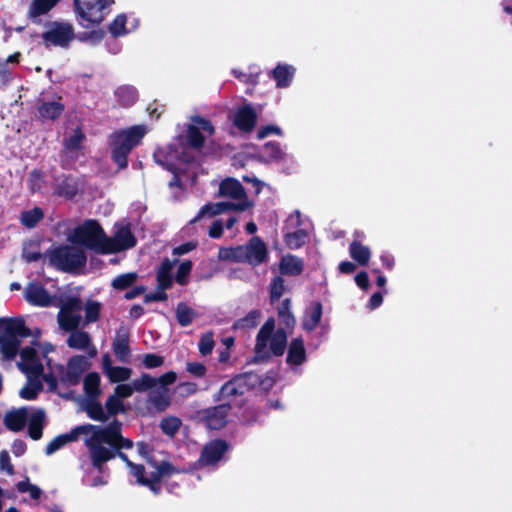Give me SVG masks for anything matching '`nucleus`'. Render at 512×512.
Wrapping results in <instances>:
<instances>
[{
  "label": "nucleus",
  "instance_id": "obj_1",
  "mask_svg": "<svg viewBox=\"0 0 512 512\" xmlns=\"http://www.w3.org/2000/svg\"><path fill=\"white\" fill-rule=\"evenodd\" d=\"M274 384L272 378H262V375L256 372H244L233 376L225 382L217 393L214 400L222 404H226L230 410L237 408L242 409L247 404V394L256 387L261 386L266 391Z\"/></svg>",
  "mask_w": 512,
  "mask_h": 512
},
{
  "label": "nucleus",
  "instance_id": "obj_2",
  "mask_svg": "<svg viewBox=\"0 0 512 512\" xmlns=\"http://www.w3.org/2000/svg\"><path fill=\"white\" fill-rule=\"evenodd\" d=\"M145 134L146 129L142 125L116 130L110 134L111 159L117 165L118 170L127 168L129 154L141 143Z\"/></svg>",
  "mask_w": 512,
  "mask_h": 512
},
{
  "label": "nucleus",
  "instance_id": "obj_3",
  "mask_svg": "<svg viewBox=\"0 0 512 512\" xmlns=\"http://www.w3.org/2000/svg\"><path fill=\"white\" fill-rule=\"evenodd\" d=\"M150 467L154 469L151 471L150 477L146 476L145 467L142 464L133 463L129 470L131 475L136 478L137 484L147 487L154 495L161 493L162 481L168 480L174 474L188 473L193 469L178 468L168 460H161L159 465Z\"/></svg>",
  "mask_w": 512,
  "mask_h": 512
},
{
  "label": "nucleus",
  "instance_id": "obj_4",
  "mask_svg": "<svg viewBox=\"0 0 512 512\" xmlns=\"http://www.w3.org/2000/svg\"><path fill=\"white\" fill-rule=\"evenodd\" d=\"M31 335V330L20 317L0 319V350L3 357L12 360L19 352L21 340Z\"/></svg>",
  "mask_w": 512,
  "mask_h": 512
},
{
  "label": "nucleus",
  "instance_id": "obj_5",
  "mask_svg": "<svg viewBox=\"0 0 512 512\" xmlns=\"http://www.w3.org/2000/svg\"><path fill=\"white\" fill-rule=\"evenodd\" d=\"M107 235L95 219H87L74 228L70 241L96 254L106 255Z\"/></svg>",
  "mask_w": 512,
  "mask_h": 512
},
{
  "label": "nucleus",
  "instance_id": "obj_6",
  "mask_svg": "<svg viewBox=\"0 0 512 512\" xmlns=\"http://www.w3.org/2000/svg\"><path fill=\"white\" fill-rule=\"evenodd\" d=\"M113 0H74L79 24L85 28L100 25L109 13Z\"/></svg>",
  "mask_w": 512,
  "mask_h": 512
},
{
  "label": "nucleus",
  "instance_id": "obj_7",
  "mask_svg": "<svg viewBox=\"0 0 512 512\" xmlns=\"http://www.w3.org/2000/svg\"><path fill=\"white\" fill-rule=\"evenodd\" d=\"M87 262L85 252L76 246L61 245L52 250L50 263L59 271L74 273L84 267Z\"/></svg>",
  "mask_w": 512,
  "mask_h": 512
},
{
  "label": "nucleus",
  "instance_id": "obj_8",
  "mask_svg": "<svg viewBox=\"0 0 512 512\" xmlns=\"http://www.w3.org/2000/svg\"><path fill=\"white\" fill-rule=\"evenodd\" d=\"M80 429L85 434L91 433V436L85 440V446L88 451L95 450L99 446H106L122 434V423L114 419L108 425L101 427L93 424L80 425Z\"/></svg>",
  "mask_w": 512,
  "mask_h": 512
},
{
  "label": "nucleus",
  "instance_id": "obj_9",
  "mask_svg": "<svg viewBox=\"0 0 512 512\" xmlns=\"http://www.w3.org/2000/svg\"><path fill=\"white\" fill-rule=\"evenodd\" d=\"M231 410L226 404H219L197 410L192 415V420L208 430H221L229 423Z\"/></svg>",
  "mask_w": 512,
  "mask_h": 512
},
{
  "label": "nucleus",
  "instance_id": "obj_10",
  "mask_svg": "<svg viewBox=\"0 0 512 512\" xmlns=\"http://www.w3.org/2000/svg\"><path fill=\"white\" fill-rule=\"evenodd\" d=\"M74 37L73 25L68 22L59 21L49 23L47 30L42 34L43 42L47 47L52 45L67 48Z\"/></svg>",
  "mask_w": 512,
  "mask_h": 512
},
{
  "label": "nucleus",
  "instance_id": "obj_11",
  "mask_svg": "<svg viewBox=\"0 0 512 512\" xmlns=\"http://www.w3.org/2000/svg\"><path fill=\"white\" fill-rule=\"evenodd\" d=\"M115 227L114 235L106 238V255L131 249L137 244L129 223L116 224Z\"/></svg>",
  "mask_w": 512,
  "mask_h": 512
},
{
  "label": "nucleus",
  "instance_id": "obj_12",
  "mask_svg": "<svg viewBox=\"0 0 512 512\" xmlns=\"http://www.w3.org/2000/svg\"><path fill=\"white\" fill-rule=\"evenodd\" d=\"M88 455L92 467L99 473H103L105 470L106 463L115 459L116 457L121 459L128 468H130L134 463L122 450L113 449L106 446H99L95 450L88 451Z\"/></svg>",
  "mask_w": 512,
  "mask_h": 512
},
{
  "label": "nucleus",
  "instance_id": "obj_13",
  "mask_svg": "<svg viewBox=\"0 0 512 512\" xmlns=\"http://www.w3.org/2000/svg\"><path fill=\"white\" fill-rule=\"evenodd\" d=\"M53 195L66 200L74 199L81 188L80 181L72 174H60L53 176Z\"/></svg>",
  "mask_w": 512,
  "mask_h": 512
},
{
  "label": "nucleus",
  "instance_id": "obj_14",
  "mask_svg": "<svg viewBox=\"0 0 512 512\" xmlns=\"http://www.w3.org/2000/svg\"><path fill=\"white\" fill-rule=\"evenodd\" d=\"M229 449V444L223 439H214L206 443L200 453L197 463L199 466L217 464Z\"/></svg>",
  "mask_w": 512,
  "mask_h": 512
},
{
  "label": "nucleus",
  "instance_id": "obj_15",
  "mask_svg": "<svg viewBox=\"0 0 512 512\" xmlns=\"http://www.w3.org/2000/svg\"><path fill=\"white\" fill-rule=\"evenodd\" d=\"M275 331V319L273 317H269L261 326L256 336V343L254 348L255 361H266L270 358V352L267 348V344Z\"/></svg>",
  "mask_w": 512,
  "mask_h": 512
},
{
  "label": "nucleus",
  "instance_id": "obj_16",
  "mask_svg": "<svg viewBox=\"0 0 512 512\" xmlns=\"http://www.w3.org/2000/svg\"><path fill=\"white\" fill-rule=\"evenodd\" d=\"M89 363L82 355L69 358L67 369L61 374V382L71 386L78 385L82 374L88 369Z\"/></svg>",
  "mask_w": 512,
  "mask_h": 512
},
{
  "label": "nucleus",
  "instance_id": "obj_17",
  "mask_svg": "<svg viewBox=\"0 0 512 512\" xmlns=\"http://www.w3.org/2000/svg\"><path fill=\"white\" fill-rule=\"evenodd\" d=\"M252 206V203L249 201H242L238 203L233 202H217L214 204H206L199 211L198 215L192 220V222H197L203 216H215L227 211L236 210V211H245L249 207Z\"/></svg>",
  "mask_w": 512,
  "mask_h": 512
},
{
  "label": "nucleus",
  "instance_id": "obj_18",
  "mask_svg": "<svg viewBox=\"0 0 512 512\" xmlns=\"http://www.w3.org/2000/svg\"><path fill=\"white\" fill-rule=\"evenodd\" d=\"M112 350L118 361L128 363L131 357L130 332L128 328L121 326L117 329Z\"/></svg>",
  "mask_w": 512,
  "mask_h": 512
},
{
  "label": "nucleus",
  "instance_id": "obj_19",
  "mask_svg": "<svg viewBox=\"0 0 512 512\" xmlns=\"http://www.w3.org/2000/svg\"><path fill=\"white\" fill-rule=\"evenodd\" d=\"M25 299L28 303L38 307H49L53 299L47 289L38 282H30L25 289Z\"/></svg>",
  "mask_w": 512,
  "mask_h": 512
},
{
  "label": "nucleus",
  "instance_id": "obj_20",
  "mask_svg": "<svg viewBox=\"0 0 512 512\" xmlns=\"http://www.w3.org/2000/svg\"><path fill=\"white\" fill-rule=\"evenodd\" d=\"M233 123L240 131L251 132L257 123L256 110L250 104L239 107L234 115Z\"/></svg>",
  "mask_w": 512,
  "mask_h": 512
},
{
  "label": "nucleus",
  "instance_id": "obj_21",
  "mask_svg": "<svg viewBox=\"0 0 512 512\" xmlns=\"http://www.w3.org/2000/svg\"><path fill=\"white\" fill-rule=\"evenodd\" d=\"M70 335L67 339V345L72 349L79 350H88V355L90 357H95L97 355V349L94 345H92L90 335L83 330H72L69 331Z\"/></svg>",
  "mask_w": 512,
  "mask_h": 512
},
{
  "label": "nucleus",
  "instance_id": "obj_22",
  "mask_svg": "<svg viewBox=\"0 0 512 512\" xmlns=\"http://www.w3.org/2000/svg\"><path fill=\"white\" fill-rule=\"evenodd\" d=\"M19 353L23 362L19 364L22 371L31 372L36 376L43 373V365L39 361L37 351L33 347L26 346Z\"/></svg>",
  "mask_w": 512,
  "mask_h": 512
},
{
  "label": "nucleus",
  "instance_id": "obj_23",
  "mask_svg": "<svg viewBox=\"0 0 512 512\" xmlns=\"http://www.w3.org/2000/svg\"><path fill=\"white\" fill-rule=\"evenodd\" d=\"M248 262L252 265H260L268 258L266 244L257 236L252 237L246 245Z\"/></svg>",
  "mask_w": 512,
  "mask_h": 512
},
{
  "label": "nucleus",
  "instance_id": "obj_24",
  "mask_svg": "<svg viewBox=\"0 0 512 512\" xmlns=\"http://www.w3.org/2000/svg\"><path fill=\"white\" fill-rule=\"evenodd\" d=\"M322 314V303L320 301L312 302L303 315L302 328L307 332L315 330L321 321Z\"/></svg>",
  "mask_w": 512,
  "mask_h": 512
},
{
  "label": "nucleus",
  "instance_id": "obj_25",
  "mask_svg": "<svg viewBox=\"0 0 512 512\" xmlns=\"http://www.w3.org/2000/svg\"><path fill=\"white\" fill-rule=\"evenodd\" d=\"M307 359L304 340L302 337L293 338L288 346L286 362L289 365H302Z\"/></svg>",
  "mask_w": 512,
  "mask_h": 512
},
{
  "label": "nucleus",
  "instance_id": "obj_26",
  "mask_svg": "<svg viewBox=\"0 0 512 512\" xmlns=\"http://www.w3.org/2000/svg\"><path fill=\"white\" fill-rule=\"evenodd\" d=\"M304 270V261L295 255L287 254L279 261L280 275L298 276Z\"/></svg>",
  "mask_w": 512,
  "mask_h": 512
},
{
  "label": "nucleus",
  "instance_id": "obj_27",
  "mask_svg": "<svg viewBox=\"0 0 512 512\" xmlns=\"http://www.w3.org/2000/svg\"><path fill=\"white\" fill-rule=\"evenodd\" d=\"M219 194L236 200L246 199L245 188L237 179L234 178H226L222 180L219 186Z\"/></svg>",
  "mask_w": 512,
  "mask_h": 512
},
{
  "label": "nucleus",
  "instance_id": "obj_28",
  "mask_svg": "<svg viewBox=\"0 0 512 512\" xmlns=\"http://www.w3.org/2000/svg\"><path fill=\"white\" fill-rule=\"evenodd\" d=\"M80 434H85L82 429H80V425L74 427L70 433L60 434L52 439L46 446L45 453L47 455H51L55 453L57 450L61 449L66 444L76 441Z\"/></svg>",
  "mask_w": 512,
  "mask_h": 512
},
{
  "label": "nucleus",
  "instance_id": "obj_29",
  "mask_svg": "<svg viewBox=\"0 0 512 512\" xmlns=\"http://www.w3.org/2000/svg\"><path fill=\"white\" fill-rule=\"evenodd\" d=\"M295 71L293 66L279 63L270 71L269 75L276 81L278 88H286L291 84Z\"/></svg>",
  "mask_w": 512,
  "mask_h": 512
},
{
  "label": "nucleus",
  "instance_id": "obj_30",
  "mask_svg": "<svg viewBox=\"0 0 512 512\" xmlns=\"http://www.w3.org/2000/svg\"><path fill=\"white\" fill-rule=\"evenodd\" d=\"M174 262L170 261L169 258H165L159 268L157 269L156 280H157V289L159 290H168L172 287L173 284V269Z\"/></svg>",
  "mask_w": 512,
  "mask_h": 512
},
{
  "label": "nucleus",
  "instance_id": "obj_31",
  "mask_svg": "<svg viewBox=\"0 0 512 512\" xmlns=\"http://www.w3.org/2000/svg\"><path fill=\"white\" fill-rule=\"evenodd\" d=\"M65 106L60 101H43L38 106L39 117L44 120L55 121L64 112Z\"/></svg>",
  "mask_w": 512,
  "mask_h": 512
},
{
  "label": "nucleus",
  "instance_id": "obj_32",
  "mask_svg": "<svg viewBox=\"0 0 512 512\" xmlns=\"http://www.w3.org/2000/svg\"><path fill=\"white\" fill-rule=\"evenodd\" d=\"M61 0H32L27 16L36 21L39 17L48 14Z\"/></svg>",
  "mask_w": 512,
  "mask_h": 512
},
{
  "label": "nucleus",
  "instance_id": "obj_33",
  "mask_svg": "<svg viewBox=\"0 0 512 512\" xmlns=\"http://www.w3.org/2000/svg\"><path fill=\"white\" fill-rule=\"evenodd\" d=\"M350 257L360 266H367L371 258V250L358 240H353L349 244Z\"/></svg>",
  "mask_w": 512,
  "mask_h": 512
},
{
  "label": "nucleus",
  "instance_id": "obj_34",
  "mask_svg": "<svg viewBox=\"0 0 512 512\" xmlns=\"http://www.w3.org/2000/svg\"><path fill=\"white\" fill-rule=\"evenodd\" d=\"M27 422V411L25 408L18 409L16 411H10L4 416L5 426L13 431H21Z\"/></svg>",
  "mask_w": 512,
  "mask_h": 512
},
{
  "label": "nucleus",
  "instance_id": "obj_35",
  "mask_svg": "<svg viewBox=\"0 0 512 512\" xmlns=\"http://www.w3.org/2000/svg\"><path fill=\"white\" fill-rule=\"evenodd\" d=\"M277 316L279 322L284 326L285 330L293 329L296 324V319L291 312V299L285 298L282 300L277 309Z\"/></svg>",
  "mask_w": 512,
  "mask_h": 512
},
{
  "label": "nucleus",
  "instance_id": "obj_36",
  "mask_svg": "<svg viewBox=\"0 0 512 512\" xmlns=\"http://www.w3.org/2000/svg\"><path fill=\"white\" fill-rule=\"evenodd\" d=\"M45 413L43 410L34 412L28 423V435L33 440H39L43 435Z\"/></svg>",
  "mask_w": 512,
  "mask_h": 512
},
{
  "label": "nucleus",
  "instance_id": "obj_37",
  "mask_svg": "<svg viewBox=\"0 0 512 512\" xmlns=\"http://www.w3.org/2000/svg\"><path fill=\"white\" fill-rule=\"evenodd\" d=\"M270 341V355L273 354L274 356H282L286 350L287 347V332L284 328L279 327L275 333L273 334L272 338L269 339Z\"/></svg>",
  "mask_w": 512,
  "mask_h": 512
},
{
  "label": "nucleus",
  "instance_id": "obj_38",
  "mask_svg": "<svg viewBox=\"0 0 512 512\" xmlns=\"http://www.w3.org/2000/svg\"><path fill=\"white\" fill-rule=\"evenodd\" d=\"M83 409L87 416L94 421L104 423L108 420V415L104 412L103 406L97 398L87 399Z\"/></svg>",
  "mask_w": 512,
  "mask_h": 512
},
{
  "label": "nucleus",
  "instance_id": "obj_39",
  "mask_svg": "<svg viewBox=\"0 0 512 512\" xmlns=\"http://www.w3.org/2000/svg\"><path fill=\"white\" fill-rule=\"evenodd\" d=\"M118 102L124 107L132 106L138 99V91L134 86L122 85L115 90Z\"/></svg>",
  "mask_w": 512,
  "mask_h": 512
},
{
  "label": "nucleus",
  "instance_id": "obj_40",
  "mask_svg": "<svg viewBox=\"0 0 512 512\" xmlns=\"http://www.w3.org/2000/svg\"><path fill=\"white\" fill-rule=\"evenodd\" d=\"M100 375L97 372L88 373L83 380V389L87 398H98L101 394Z\"/></svg>",
  "mask_w": 512,
  "mask_h": 512
},
{
  "label": "nucleus",
  "instance_id": "obj_41",
  "mask_svg": "<svg viewBox=\"0 0 512 512\" xmlns=\"http://www.w3.org/2000/svg\"><path fill=\"white\" fill-rule=\"evenodd\" d=\"M59 326L64 331H72L79 327L82 317L79 313L59 311L57 314Z\"/></svg>",
  "mask_w": 512,
  "mask_h": 512
},
{
  "label": "nucleus",
  "instance_id": "obj_42",
  "mask_svg": "<svg viewBox=\"0 0 512 512\" xmlns=\"http://www.w3.org/2000/svg\"><path fill=\"white\" fill-rule=\"evenodd\" d=\"M44 218L42 208L36 206L30 210H24L20 215V222L26 228L32 229Z\"/></svg>",
  "mask_w": 512,
  "mask_h": 512
},
{
  "label": "nucleus",
  "instance_id": "obj_43",
  "mask_svg": "<svg viewBox=\"0 0 512 512\" xmlns=\"http://www.w3.org/2000/svg\"><path fill=\"white\" fill-rule=\"evenodd\" d=\"M197 317V312L185 302H179L176 307V319L180 326L187 327Z\"/></svg>",
  "mask_w": 512,
  "mask_h": 512
},
{
  "label": "nucleus",
  "instance_id": "obj_44",
  "mask_svg": "<svg viewBox=\"0 0 512 512\" xmlns=\"http://www.w3.org/2000/svg\"><path fill=\"white\" fill-rule=\"evenodd\" d=\"M186 139L188 146L196 150H201L205 144V136L199 131V127L190 124L187 127Z\"/></svg>",
  "mask_w": 512,
  "mask_h": 512
},
{
  "label": "nucleus",
  "instance_id": "obj_45",
  "mask_svg": "<svg viewBox=\"0 0 512 512\" xmlns=\"http://www.w3.org/2000/svg\"><path fill=\"white\" fill-rule=\"evenodd\" d=\"M261 311L258 309L251 310L242 318L236 320L233 324L234 329H252L255 328L260 320Z\"/></svg>",
  "mask_w": 512,
  "mask_h": 512
},
{
  "label": "nucleus",
  "instance_id": "obj_46",
  "mask_svg": "<svg viewBox=\"0 0 512 512\" xmlns=\"http://www.w3.org/2000/svg\"><path fill=\"white\" fill-rule=\"evenodd\" d=\"M307 232L304 229H298L294 232H286L284 234V242L290 249H299L307 239Z\"/></svg>",
  "mask_w": 512,
  "mask_h": 512
},
{
  "label": "nucleus",
  "instance_id": "obj_47",
  "mask_svg": "<svg viewBox=\"0 0 512 512\" xmlns=\"http://www.w3.org/2000/svg\"><path fill=\"white\" fill-rule=\"evenodd\" d=\"M262 155L267 162L279 161L284 158V153L281 149L280 143L276 141H269L262 147Z\"/></svg>",
  "mask_w": 512,
  "mask_h": 512
},
{
  "label": "nucleus",
  "instance_id": "obj_48",
  "mask_svg": "<svg viewBox=\"0 0 512 512\" xmlns=\"http://www.w3.org/2000/svg\"><path fill=\"white\" fill-rule=\"evenodd\" d=\"M219 256L224 260L235 262H248V252L246 246H237L225 249L224 254H222V250H220Z\"/></svg>",
  "mask_w": 512,
  "mask_h": 512
},
{
  "label": "nucleus",
  "instance_id": "obj_49",
  "mask_svg": "<svg viewBox=\"0 0 512 512\" xmlns=\"http://www.w3.org/2000/svg\"><path fill=\"white\" fill-rule=\"evenodd\" d=\"M132 369L124 366H113L105 374L111 383H120L130 379Z\"/></svg>",
  "mask_w": 512,
  "mask_h": 512
},
{
  "label": "nucleus",
  "instance_id": "obj_50",
  "mask_svg": "<svg viewBox=\"0 0 512 512\" xmlns=\"http://www.w3.org/2000/svg\"><path fill=\"white\" fill-rule=\"evenodd\" d=\"M127 17L124 13L118 14L109 24L108 30L114 38H118L127 34L126 29Z\"/></svg>",
  "mask_w": 512,
  "mask_h": 512
},
{
  "label": "nucleus",
  "instance_id": "obj_51",
  "mask_svg": "<svg viewBox=\"0 0 512 512\" xmlns=\"http://www.w3.org/2000/svg\"><path fill=\"white\" fill-rule=\"evenodd\" d=\"M149 400L159 412L165 411L171 403L168 392H165V390H161L156 393H150Z\"/></svg>",
  "mask_w": 512,
  "mask_h": 512
},
{
  "label": "nucleus",
  "instance_id": "obj_52",
  "mask_svg": "<svg viewBox=\"0 0 512 512\" xmlns=\"http://www.w3.org/2000/svg\"><path fill=\"white\" fill-rule=\"evenodd\" d=\"M42 389L43 385L40 380L30 381L20 390L19 395L25 400H35Z\"/></svg>",
  "mask_w": 512,
  "mask_h": 512
},
{
  "label": "nucleus",
  "instance_id": "obj_53",
  "mask_svg": "<svg viewBox=\"0 0 512 512\" xmlns=\"http://www.w3.org/2000/svg\"><path fill=\"white\" fill-rule=\"evenodd\" d=\"M181 420L175 416H168L161 420L160 428L165 435L173 437L181 427Z\"/></svg>",
  "mask_w": 512,
  "mask_h": 512
},
{
  "label": "nucleus",
  "instance_id": "obj_54",
  "mask_svg": "<svg viewBox=\"0 0 512 512\" xmlns=\"http://www.w3.org/2000/svg\"><path fill=\"white\" fill-rule=\"evenodd\" d=\"M132 383L135 391L142 393L156 387V377L143 373L139 378L134 379Z\"/></svg>",
  "mask_w": 512,
  "mask_h": 512
},
{
  "label": "nucleus",
  "instance_id": "obj_55",
  "mask_svg": "<svg viewBox=\"0 0 512 512\" xmlns=\"http://www.w3.org/2000/svg\"><path fill=\"white\" fill-rule=\"evenodd\" d=\"M137 451L139 455L146 461L148 466H157L161 460H157L151 445L144 441L137 442Z\"/></svg>",
  "mask_w": 512,
  "mask_h": 512
},
{
  "label": "nucleus",
  "instance_id": "obj_56",
  "mask_svg": "<svg viewBox=\"0 0 512 512\" xmlns=\"http://www.w3.org/2000/svg\"><path fill=\"white\" fill-rule=\"evenodd\" d=\"M137 277L138 275L135 272L120 274L113 279L112 286L117 290H125L136 282Z\"/></svg>",
  "mask_w": 512,
  "mask_h": 512
},
{
  "label": "nucleus",
  "instance_id": "obj_57",
  "mask_svg": "<svg viewBox=\"0 0 512 512\" xmlns=\"http://www.w3.org/2000/svg\"><path fill=\"white\" fill-rule=\"evenodd\" d=\"M44 172L40 169H33L28 176V187L31 193H38L41 191L44 183Z\"/></svg>",
  "mask_w": 512,
  "mask_h": 512
},
{
  "label": "nucleus",
  "instance_id": "obj_58",
  "mask_svg": "<svg viewBox=\"0 0 512 512\" xmlns=\"http://www.w3.org/2000/svg\"><path fill=\"white\" fill-rule=\"evenodd\" d=\"M285 292V281L282 275L272 278L270 283V302L273 303L281 298Z\"/></svg>",
  "mask_w": 512,
  "mask_h": 512
},
{
  "label": "nucleus",
  "instance_id": "obj_59",
  "mask_svg": "<svg viewBox=\"0 0 512 512\" xmlns=\"http://www.w3.org/2000/svg\"><path fill=\"white\" fill-rule=\"evenodd\" d=\"M214 346V333L212 331L203 333L198 344L199 353L202 356H208L212 353Z\"/></svg>",
  "mask_w": 512,
  "mask_h": 512
},
{
  "label": "nucleus",
  "instance_id": "obj_60",
  "mask_svg": "<svg viewBox=\"0 0 512 512\" xmlns=\"http://www.w3.org/2000/svg\"><path fill=\"white\" fill-rule=\"evenodd\" d=\"M84 310L86 323H94L99 320L101 304L98 301L88 300L85 304Z\"/></svg>",
  "mask_w": 512,
  "mask_h": 512
},
{
  "label": "nucleus",
  "instance_id": "obj_61",
  "mask_svg": "<svg viewBox=\"0 0 512 512\" xmlns=\"http://www.w3.org/2000/svg\"><path fill=\"white\" fill-rule=\"evenodd\" d=\"M16 489L18 490V492L20 493H26V492H29L30 494V497L33 499V500H38L40 499L41 497V494H42V491L41 489L35 485V484H31L30 481H29V478H26V480H23V481H19L17 484H16Z\"/></svg>",
  "mask_w": 512,
  "mask_h": 512
},
{
  "label": "nucleus",
  "instance_id": "obj_62",
  "mask_svg": "<svg viewBox=\"0 0 512 512\" xmlns=\"http://www.w3.org/2000/svg\"><path fill=\"white\" fill-rule=\"evenodd\" d=\"M105 407L107 410L106 414L108 415V418L110 416H116L119 413L125 412V407L122 400L118 399V397L114 396L113 394L107 398Z\"/></svg>",
  "mask_w": 512,
  "mask_h": 512
},
{
  "label": "nucleus",
  "instance_id": "obj_63",
  "mask_svg": "<svg viewBox=\"0 0 512 512\" xmlns=\"http://www.w3.org/2000/svg\"><path fill=\"white\" fill-rule=\"evenodd\" d=\"M192 268H193L192 261L186 260V261L182 262L177 269L175 281L179 285H182V286L186 285L189 281V275L192 271Z\"/></svg>",
  "mask_w": 512,
  "mask_h": 512
},
{
  "label": "nucleus",
  "instance_id": "obj_64",
  "mask_svg": "<svg viewBox=\"0 0 512 512\" xmlns=\"http://www.w3.org/2000/svg\"><path fill=\"white\" fill-rule=\"evenodd\" d=\"M82 308V300L77 296H72L61 301L59 311L79 313Z\"/></svg>",
  "mask_w": 512,
  "mask_h": 512
}]
</instances>
